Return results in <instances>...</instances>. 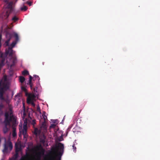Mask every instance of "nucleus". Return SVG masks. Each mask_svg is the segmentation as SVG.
<instances>
[{
  "label": "nucleus",
  "mask_w": 160,
  "mask_h": 160,
  "mask_svg": "<svg viewBox=\"0 0 160 160\" xmlns=\"http://www.w3.org/2000/svg\"><path fill=\"white\" fill-rule=\"evenodd\" d=\"M25 92V95L27 96H28V97H29V94L30 93H29L27 92V90Z\"/></svg>",
  "instance_id": "obj_34"
},
{
  "label": "nucleus",
  "mask_w": 160,
  "mask_h": 160,
  "mask_svg": "<svg viewBox=\"0 0 160 160\" xmlns=\"http://www.w3.org/2000/svg\"><path fill=\"white\" fill-rule=\"evenodd\" d=\"M21 10L22 11H26L28 9V8L27 6H23V7L21 8Z\"/></svg>",
  "instance_id": "obj_25"
},
{
  "label": "nucleus",
  "mask_w": 160,
  "mask_h": 160,
  "mask_svg": "<svg viewBox=\"0 0 160 160\" xmlns=\"http://www.w3.org/2000/svg\"><path fill=\"white\" fill-rule=\"evenodd\" d=\"M49 160H54V158L53 157H51L49 158Z\"/></svg>",
  "instance_id": "obj_40"
},
{
  "label": "nucleus",
  "mask_w": 160,
  "mask_h": 160,
  "mask_svg": "<svg viewBox=\"0 0 160 160\" xmlns=\"http://www.w3.org/2000/svg\"><path fill=\"white\" fill-rule=\"evenodd\" d=\"M37 110L38 112H39L40 113H41V110L40 107L39 106H38L37 107Z\"/></svg>",
  "instance_id": "obj_31"
},
{
  "label": "nucleus",
  "mask_w": 160,
  "mask_h": 160,
  "mask_svg": "<svg viewBox=\"0 0 160 160\" xmlns=\"http://www.w3.org/2000/svg\"><path fill=\"white\" fill-rule=\"evenodd\" d=\"M9 83L7 80L6 77H4L0 80V100H3L6 102L7 104L8 105V111H9V107L11 106L12 111V107L9 104L10 100L8 98H5L3 97L4 92L9 88Z\"/></svg>",
  "instance_id": "obj_2"
},
{
  "label": "nucleus",
  "mask_w": 160,
  "mask_h": 160,
  "mask_svg": "<svg viewBox=\"0 0 160 160\" xmlns=\"http://www.w3.org/2000/svg\"><path fill=\"white\" fill-rule=\"evenodd\" d=\"M17 156H18V154H16V158H17Z\"/></svg>",
  "instance_id": "obj_43"
},
{
  "label": "nucleus",
  "mask_w": 160,
  "mask_h": 160,
  "mask_svg": "<svg viewBox=\"0 0 160 160\" xmlns=\"http://www.w3.org/2000/svg\"><path fill=\"white\" fill-rule=\"evenodd\" d=\"M4 55H6L5 57V59L6 58L7 55H9V57H11L10 61L12 62V63L11 64H8V65L10 66V68H12L14 66L15 64L17 62V59L16 58L12 57L13 54V50L12 49V48L10 47H9L7 50H6L5 52V54L3 53Z\"/></svg>",
  "instance_id": "obj_4"
},
{
  "label": "nucleus",
  "mask_w": 160,
  "mask_h": 160,
  "mask_svg": "<svg viewBox=\"0 0 160 160\" xmlns=\"http://www.w3.org/2000/svg\"><path fill=\"white\" fill-rule=\"evenodd\" d=\"M10 14V13L5 9H3L0 14V18L2 20H7Z\"/></svg>",
  "instance_id": "obj_5"
},
{
  "label": "nucleus",
  "mask_w": 160,
  "mask_h": 160,
  "mask_svg": "<svg viewBox=\"0 0 160 160\" xmlns=\"http://www.w3.org/2000/svg\"><path fill=\"white\" fill-rule=\"evenodd\" d=\"M36 148L38 150H39L40 148H42V150L41 152H39V154H44V150L42 149L41 145H40L39 146H37Z\"/></svg>",
  "instance_id": "obj_14"
},
{
  "label": "nucleus",
  "mask_w": 160,
  "mask_h": 160,
  "mask_svg": "<svg viewBox=\"0 0 160 160\" xmlns=\"http://www.w3.org/2000/svg\"><path fill=\"white\" fill-rule=\"evenodd\" d=\"M55 126V125L54 124H52L50 126V127L51 128V127H54V126Z\"/></svg>",
  "instance_id": "obj_41"
},
{
  "label": "nucleus",
  "mask_w": 160,
  "mask_h": 160,
  "mask_svg": "<svg viewBox=\"0 0 160 160\" xmlns=\"http://www.w3.org/2000/svg\"><path fill=\"white\" fill-rule=\"evenodd\" d=\"M27 125L25 123V124H23V130H27Z\"/></svg>",
  "instance_id": "obj_30"
},
{
  "label": "nucleus",
  "mask_w": 160,
  "mask_h": 160,
  "mask_svg": "<svg viewBox=\"0 0 160 160\" xmlns=\"http://www.w3.org/2000/svg\"><path fill=\"white\" fill-rule=\"evenodd\" d=\"M20 132L22 134V135L25 134H27V130H21L20 129Z\"/></svg>",
  "instance_id": "obj_22"
},
{
  "label": "nucleus",
  "mask_w": 160,
  "mask_h": 160,
  "mask_svg": "<svg viewBox=\"0 0 160 160\" xmlns=\"http://www.w3.org/2000/svg\"><path fill=\"white\" fill-rule=\"evenodd\" d=\"M27 3L28 4L29 6H31L32 4V2H31L28 1L27 2Z\"/></svg>",
  "instance_id": "obj_37"
},
{
  "label": "nucleus",
  "mask_w": 160,
  "mask_h": 160,
  "mask_svg": "<svg viewBox=\"0 0 160 160\" xmlns=\"http://www.w3.org/2000/svg\"><path fill=\"white\" fill-rule=\"evenodd\" d=\"M36 98V95L34 94L30 93L29 97H28L27 102H32Z\"/></svg>",
  "instance_id": "obj_7"
},
{
  "label": "nucleus",
  "mask_w": 160,
  "mask_h": 160,
  "mask_svg": "<svg viewBox=\"0 0 160 160\" xmlns=\"http://www.w3.org/2000/svg\"><path fill=\"white\" fill-rule=\"evenodd\" d=\"M72 147H73V151H76V147H75V144H74L73 145H72Z\"/></svg>",
  "instance_id": "obj_32"
},
{
  "label": "nucleus",
  "mask_w": 160,
  "mask_h": 160,
  "mask_svg": "<svg viewBox=\"0 0 160 160\" xmlns=\"http://www.w3.org/2000/svg\"><path fill=\"white\" fill-rule=\"evenodd\" d=\"M30 103H32V104L33 105V106H35V104L33 102V101L32 102H30Z\"/></svg>",
  "instance_id": "obj_42"
},
{
  "label": "nucleus",
  "mask_w": 160,
  "mask_h": 160,
  "mask_svg": "<svg viewBox=\"0 0 160 160\" xmlns=\"http://www.w3.org/2000/svg\"><path fill=\"white\" fill-rule=\"evenodd\" d=\"M41 132V129H38L37 128H35L34 131V133L36 136H39Z\"/></svg>",
  "instance_id": "obj_10"
},
{
  "label": "nucleus",
  "mask_w": 160,
  "mask_h": 160,
  "mask_svg": "<svg viewBox=\"0 0 160 160\" xmlns=\"http://www.w3.org/2000/svg\"><path fill=\"white\" fill-rule=\"evenodd\" d=\"M19 79L20 82L22 83H23L25 80V78L22 76H20L19 77Z\"/></svg>",
  "instance_id": "obj_18"
},
{
  "label": "nucleus",
  "mask_w": 160,
  "mask_h": 160,
  "mask_svg": "<svg viewBox=\"0 0 160 160\" xmlns=\"http://www.w3.org/2000/svg\"><path fill=\"white\" fill-rule=\"evenodd\" d=\"M22 74L23 75H29L28 72L27 70H24L22 72Z\"/></svg>",
  "instance_id": "obj_23"
},
{
  "label": "nucleus",
  "mask_w": 160,
  "mask_h": 160,
  "mask_svg": "<svg viewBox=\"0 0 160 160\" xmlns=\"http://www.w3.org/2000/svg\"><path fill=\"white\" fill-rule=\"evenodd\" d=\"M21 89L22 91H24V92L26 91L27 90L26 88L24 86H22L21 87Z\"/></svg>",
  "instance_id": "obj_29"
},
{
  "label": "nucleus",
  "mask_w": 160,
  "mask_h": 160,
  "mask_svg": "<svg viewBox=\"0 0 160 160\" xmlns=\"http://www.w3.org/2000/svg\"><path fill=\"white\" fill-rule=\"evenodd\" d=\"M46 123V122H42V125L41 127V130H43L44 132H45L47 131V126Z\"/></svg>",
  "instance_id": "obj_9"
},
{
  "label": "nucleus",
  "mask_w": 160,
  "mask_h": 160,
  "mask_svg": "<svg viewBox=\"0 0 160 160\" xmlns=\"http://www.w3.org/2000/svg\"><path fill=\"white\" fill-rule=\"evenodd\" d=\"M9 108V111L5 112L4 114L5 120L4 123L5 126L3 128V132L5 134L9 130V128L7 127V126H10L11 122L13 126H15L16 124V120L13 114L12 107L10 106Z\"/></svg>",
  "instance_id": "obj_1"
},
{
  "label": "nucleus",
  "mask_w": 160,
  "mask_h": 160,
  "mask_svg": "<svg viewBox=\"0 0 160 160\" xmlns=\"http://www.w3.org/2000/svg\"><path fill=\"white\" fill-rule=\"evenodd\" d=\"M15 146H16V151H19V150H18V149H20V148H18L17 146H16V144L15 145Z\"/></svg>",
  "instance_id": "obj_38"
},
{
  "label": "nucleus",
  "mask_w": 160,
  "mask_h": 160,
  "mask_svg": "<svg viewBox=\"0 0 160 160\" xmlns=\"http://www.w3.org/2000/svg\"><path fill=\"white\" fill-rule=\"evenodd\" d=\"M64 145L61 142H59L55 147H52L51 149L53 153L57 154V156L60 158L64 152Z\"/></svg>",
  "instance_id": "obj_3"
},
{
  "label": "nucleus",
  "mask_w": 160,
  "mask_h": 160,
  "mask_svg": "<svg viewBox=\"0 0 160 160\" xmlns=\"http://www.w3.org/2000/svg\"><path fill=\"white\" fill-rule=\"evenodd\" d=\"M32 124L34 126L36 124V120L35 119H33L32 120Z\"/></svg>",
  "instance_id": "obj_28"
},
{
  "label": "nucleus",
  "mask_w": 160,
  "mask_h": 160,
  "mask_svg": "<svg viewBox=\"0 0 160 160\" xmlns=\"http://www.w3.org/2000/svg\"><path fill=\"white\" fill-rule=\"evenodd\" d=\"M10 40V39H8L5 41V42L3 44L4 47H6L8 46L9 45V43Z\"/></svg>",
  "instance_id": "obj_15"
},
{
  "label": "nucleus",
  "mask_w": 160,
  "mask_h": 160,
  "mask_svg": "<svg viewBox=\"0 0 160 160\" xmlns=\"http://www.w3.org/2000/svg\"><path fill=\"white\" fill-rule=\"evenodd\" d=\"M21 95V93L18 94L17 95L15 96V100L17 99H20V97Z\"/></svg>",
  "instance_id": "obj_27"
},
{
  "label": "nucleus",
  "mask_w": 160,
  "mask_h": 160,
  "mask_svg": "<svg viewBox=\"0 0 160 160\" xmlns=\"http://www.w3.org/2000/svg\"><path fill=\"white\" fill-rule=\"evenodd\" d=\"M12 129H13V130H12V135L13 137H16V128H15L13 127L12 128Z\"/></svg>",
  "instance_id": "obj_19"
},
{
  "label": "nucleus",
  "mask_w": 160,
  "mask_h": 160,
  "mask_svg": "<svg viewBox=\"0 0 160 160\" xmlns=\"http://www.w3.org/2000/svg\"><path fill=\"white\" fill-rule=\"evenodd\" d=\"M17 43V42L15 41L13 42L11 44L10 47L12 48L15 46Z\"/></svg>",
  "instance_id": "obj_26"
},
{
  "label": "nucleus",
  "mask_w": 160,
  "mask_h": 160,
  "mask_svg": "<svg viewBox=\"0 0 160 160\" xmlns=\"http://www.w3.org/2000/svg\"><path fill=\"white\" fill-rule=\"evenodd\" d=\"M42 118H41V121L42 122H46L47 121V117L46 115V112L44 111L43 112L42 114Z\"/></svg>",
  "instance_id": "obj_8"
},
{
  "label": "nucleus",
  "mask_w": 160,
  "mask_h": 160,
  "mask_svg": "<svg viewBox=\"0 0 160 160\" xmlns=\"http://www.w3.org/2000/svg\"><path fill=\"white\" fill-rule=\"evenodd\" d=\"M18 20V18L16 16H14L12 18V20L14 22H15Z\"/></svg>",
  "instance_id": "obj_24"
},
{
  "label": "nucleus",
  "mask_w": 160,
  "mask_h": 160,
  "mask_svg": "<svg viewBox=\"0 0 160 160\" xmlns=\"http://www.w3.org/2000/svg\"><path fill=\"white\" fill-rule=\"evenodd\" d=\"M12 5H13V2H9L7 6V8L8 9H10V12H11L13 10V8H12Z\"/></svg>",
  "instance_id": "obj_12"
},
{
  "label": "nucleus",
  "mask_w": 160,
  "mask_h": 160,
  "mask_svg": "<svg viewBox=\"0 0 160 160\" xmlns=\"http://www.w3.org/2000/svg\"><path fill=\"white\" fill-rule=\"evenodd\" d=\"M14 36L15 38V41L17 42L19 40V37L18 36V35L17 33H14Z\"/></svg>",
  "instance_id": "obj_16"
},
{
  "label": "nucleus",
  "mask_w": 160,
  "mask_h": 160,
  "mask_svg": "<svg viewBox=\"0 0 160 160\" xmlns=\"http://www.w3.org/2000/svg\"><path fill=\"white\" fill-rule=\"evenodd\" d=\"M8 146L7 143H5L4 145V148L3 150V152L5 153H7L8 152Z\"/></svg>",
  "instance_id": "obj_13"
},
{
  "label": "nucleus",
  "mask_w": 160,
  "mask_h": 160,
  "mask_svg": "<svg viewBox=\"0 0 160 160\" xmlns=\"http://www.w3.org/2000/svg\"><path fill=\"white\" fill-rule=\"evenodd\" d=\"M4 1L5 2H7V0H5Z\"/></svg>",
  "instance_id": "obj_44"
},
{
  "label": "nucleus",
  "mask_w": 160,
  "mask_h": 160,
  "mask_svg": "<svg viewBox=\"0 0 160 160\" xmlns=\"http://www.w3.org/2000/svg\"><path fill=\"white\" fill-rule=\"evenodd\" d=\"M4 106L2 103L0 104V114L1 115L2 113V109L4 108Z\"/></svg>",
  "instance_id": "obj_17"
},
{
  "label": "nucleus",
  "mask_w": 160,
  "mask_h": 160,
  "mask_svg": "<svg viewBox=\"0 0 160 160\" xmlns=\"http://www.w3.org/2000/svg\"><path fill=\"white\" fill-rule=\"evenodd\" d=\"M10 160H14L13 159H10Z\"/></svg>",
  "instance_id": "obj_45"
},
{
  "label": "nucleus",
  "mask_w": 160,
  "mask_h": 160,
  "mask_svg": "<svg viewBox=\"0 0 160 160\" xmlns=\"http://www.w3.org/2000/svg\"><path fill=\"white\" fill-rule=\"evenodd\" d=\"M19 137L20 136V135L19 134Z\"/></svg>",
  "instance_id": "obj_46"
},
{
  "label": "nucleus",
  "mask_w": 160,
  "mask_h": 160,
  "mask_svg": "<svg viewBox=\"0 0 160 160\" xmlns=\"http://www.w3.org/2000/svg\"><path fill=\"white\" fill-rule=\"evenodd\" d=\"M25 124H27V120H25L24 121V124H25Z\"/></svg>",
  "instance_id": "obj_39"
},
{
  "label": "nucleus",
  "mask_w": 160,
  "mask_h": 160,
  "mask_svg": "<svg viewBox=\"0 0 160 160\" xmlns=\"http://www.w3.org/2000/svg\"><path fill=\"white\" fill-rule=\"evenodd\" d=\"M23 135V137L25 138H27L28 137V135L27 134H25Z\"/></svg>",
  "instance_id": "obj_36"
},
{
  "label": "nucleus",
  "mask_w": 160,
  "mask_h": 160,
  "mask_svg": "<svg viewBox=\"0 0 160 160\" xmlns=\"http://www.w3.org/2000/svg\"><path fill=\"white\" fill-rule=\"evenodd\" d=\"M23 1H24L25 0H22Z\"/></svg>",
  "instance_id": "obj_47"
},
{
  "label": "nucleus",
  "mask_w": 160,
  "mask_h": 160,
  "mask_svg": "<svg viewBox=\"0 0 160 160\" xmlns=\"http://www.w3.org/2000/svg\"><path fill=\"white\" fill-rule=\"evenodd\" d=\"M8 147L10 148V150H11L12 148V142H8L7 143Z\"/></svg>",
  "instance_id": "obj_21"
},
{
  "label": "nucleus",
  "mask_w": 160,
  "mask_h": 160,
  "mask_svg": "<svg viewBox=\"0 0 160 160\" xmlns=\"http://www.w3.org/2000/svg\"><path fill=\"white\" fill-rule=\"evenodd\" d=\"M45 139L46 137L44 135L41 136L40 137V142L42 144H44L45 142Z\"/></svg>",
  "instance_id": "obj_11"
},
{
  "label": "nucleus",
  "mask_w": 160,
  "mask_h": 160,
  "mask_svg": "<svg viewBox=\"0 0 160 160\" xmlns=\"http://www.w3.org/2000/svg\"><path fill=\"white\" fill-rule=\"evenodd\" d=\"M36 79H37L38 82L40 80V78L38 75H34L33 77L31 75L29 76V80H28V82L27 83V84L29 85L31 89H32L33 86V84L32 82V80L33 79V80L34 81Z\"/></svg>",
  "instance_id": "obj_6"
},
{
  "label": "nucleus",
  "mask_w": 160,
  "mask_h": 160,
  "mask_svg": "<svg viewBox=\"0 0 160 160\" xmlns=\"http://www.w3.org/2000/svg\"><path fill=\"white\" fill-rule=\"evenodd\" d=\"M6 37L8 39H10L11 40L12 38V35L9 32H7L6 34Z\"/></svg>",
  "instance_id": "obj_20"
},
{
  "label": "nucleus",
  "mask_w": 160,
  "mask_h": 160,
  "mask_svg": "<svg viewBox=\"0 0 160 160\" xmlns=\"http://www.w3.org/2000/svg\"><path fill=\"white\" fill-rule=\"evenodd\" d=\"M37 88H38V87L37 86V87H35L34 88H33V91L35 92H37Z\"/></svg>",
  "instance_id": "obj_33"
},
{
  "label": "nucleus",
  "mask_w": 160,
  "mask_h": 160,
  "mask_svg": "<svg viewBox=\"0 0 160 160\" xmlns=\"http://www.w3.org/2000/svg\"><path fill=\"white\" fill-rule=\"evenodd\" d=\"M26 157V156L22 157L21 158L20 160H25Z\"/></svg>",
  "instance_id": "obj_35"
}]
</instances>
